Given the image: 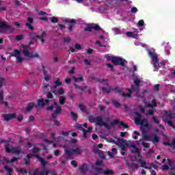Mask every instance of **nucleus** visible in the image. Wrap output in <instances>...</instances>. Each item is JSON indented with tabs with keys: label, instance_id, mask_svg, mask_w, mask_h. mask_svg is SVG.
I'll list each match as a JSON object with an SVG mask.
<instances>
[{
	"label": "nucleus",
	"instance_id": "f257e3e1",
	"mask_svg": "<svg viewBox=\"0 0 175 175\" xmlns=\"http://www.w3.org/2000/svg\"><path fill=\"white\" fill-rule=\"evenodd\" d=\"M142 81L138 78H135L134 79V84L131 85V88L128 89L129 94H126L125 92H122V89H120L118 86L109 87V89L106 87L101 88L103 92L105 94H109L111 91H117L118 94H122V96L123 98H131L132 92H136V94H139L140 92V83Z\"/></svg>",
	"mask_w": 175,
	"mask_h": 175
},
{
	"label": "nucleus",
	"instance_id": "f03ea898",
	"mask_svg": "<svg viewBox=\"0 0 175 175\" xmlns=\"http://www.w3.org/2000/svg\"><path fill=\"white\" fill-rule=\"evenodd\" d=\"M106 59L107 61H111L112 64L113 65L119 66H122L123 68H125L126 66V64H128V62L125 60L124 58H120L118 57H114V56H111L109 55H105Z\"/></svg>",
	"mask_w": 175,
	"mask_h": 175
},
{
	"label": "nucleus",
	"instance_id": "7ed1b4c3",
	"mask_svg": "<svg viewBox=\"0 0 175 175\" xmlns=\"http://www.w3.org/2000/svg\"><path fill=\"white\" fill-rule=\"evenodd\" d=\"M88 121H90L92 124H96L98 126H102L103 125L106 129H110V126L109 124L103 121V118L102 116H90L88 117Z\"/></svg>",
	"mask_w": 175,
	"mask_h": 175
},
{
	"label": "nucleus",
	"instance_id": "20e7f679",
	"mask_svg": "<svg viewBox=\"0 0 175 175\" xmlns=\"http://www.w3.org/2000/svg\"><path fill=\"white\" fill-rule=\"evenodd\" d=\"M135 124L144 126V128H150V124L146 119H142V115L139 112H135Z\"/></svg>",
	"mask_w": 175,
	"mask_h": 175
},
{
	"label": "nucleus",
	"instance_id": "39448f33",
	"mask_svg": "<svg viewBox=\"0 0 175 175\" xmlns=\"http://www.w3.org/2000/svg\"><path fill=\"white\" fill-rule=\"evenodd\" d=\"M149 55H150L152 58V61L153 62L154 71L158 72L161 66L159 65V62L158 60V57H157V54L154 52L149 51Z\"/></svg>",
	"mask_w": 175,
	"mask_h": 175
},
{
	"label": "nucleus",
	"instance_id": "423d86ee",
	"mask_svg": "<svg viewBox=\"0 0 175 175\" xmlns=\"http://www.w3.org/2000/svg\"><path fill=\"white\" fill-rule=\"evenodd\" d=\"M3 31H8L10 33H13L14 28L12 25H7L5 22L0 21V33H3Z\"/></svg>",
	"mask_w": 175,
	"mask_h": 175
},
{
	"label": "nucleus",
	"instance_id": "0eeeda50",
	"mask_svg": "<svg viewBox=\"0 0 175 175\" xmlns=\"http://www.w3.org/2000/svg\"><path fill=\"white\" fill-rule=\"evenodd\" d=\"M64 152L68 155V157H72V155H80L83 150L80 147H77L76 149H65Z\"/></svg>",
	"mask_w": 175,
	"mask_h": 175
},
{
	"label": "nucleus",
	"instance_id": "6e6552de",
	"mask_svg": "<svg viewBox=\"0 0 175 175\" xmlns=\"http://www.w3.org/2000/svg\"><path fill=\"white\" fill-rule=\"evenodd\" d=\"M5 150L8 154H16V155H19V154H21V149H17L16 147L10 149V148H9V145H5Z\"/></svg>",
	"mask_w": 175,
	"mask_h": 175
},
{
	"label": "nucleus",
	"instance_id": "1a4fd4ad",
	"mask_svg": "<svg viewBox=\"0 0 175 175\" xmlns=\"http://www.w3.org/2000/svg\"><path fill=\"white\" fill-rule=\"evenodd\" d=\"M79 170L80 172V174L85 175L87 174V172L90 170V165L83 163L79 167Z\"/></svg>",
	"mask_w": 175,
	"mask_h": 175
},
{
	"label": "nucleus",
	"instance_id": "9d476101",
	"mask_svg": "<svg viewBox=\"0 0 175 175\" xmlns=\"http://www.w3.org/2000/svg\"><path fill=\"white\" fill-rule=\"evenodd\" d=\"M115 125H119V126H123L125 129L129 128L128 124H125V123L122 121L118 120V119L114 120L113 122H111L110 126H114Z\"/></svg>",
	"mask_w": 175,
	"mask_h": 175
},
{
	"label": "nucleus",
	"instance_id": "9b49d317",
	"mask_svg": "<svg viewBox=\"0 0 175 175\" xmlns=\"http://www.w3.org/2000/svg\"><path fill=\"white\" fill-rule=\"evenodd\" d=\"M27 22L25 25L26 27L28 28V29H29V31H34L35 30V27H33V26H32L31 24H33L34 21H33V18H32V16H29L27 18Z\"/></svg>",
	"mask_w": 175,
	"mask_h": 175
},
{
	"label": "nucleus",
	"instance_id": "f8f14e48",
	"mask_svg": "<svg viewBox=\"0 0 175 175\" xmlns=\"http://www.w3.org/2000/svg\"><path fill=\"white\" fill-rule=\"evenodd\" d=\"M23 54L25 57H28V58H40L39 54L38 53H31L28 50H23Z\"/></svg>",
	"mask_w": 175,
	"mask_h": 175
},
{
	"label": "nucleus",
	"instance_id": "ddd939ff",
	"mask_svg": "<svg viewBox=\"0 0 175 175\" xmlns=\"http://www.w3.org/2000/svg\"><path fill=\"white\" fill-rule=\"evenodd\" d=\"M73 85L75 88V90H80V91H82V92H88L90 94H92V92L91 90H88V91H85V90H87V88H88V85H85L83 87H81L79 85H77V83H73Z\"/></svg>",
	"mask_w": 175,
	"mask_h": 175
},
{
	"label": "nucleus",
	"instance_id": "4468645a",
	"mask_svg": "<svg viewBox=\"0 0 175 175\" xmlns=\"http://www.w3.org/2000/svg\"><path fill=\"white\" fill-rule=\"evenodd\" d=\"M126 166H128L129 169L135 170V169H139V164L136 163H129V161L126 159Z\"/></svg>",
	"mask_w": 175,
	"mask_h": 175
},
{
	"label": "nucleus",
	"instance_id": "2eb2a0df",
	"mask_svg": "<svg viewBox=\"0 0 175 175\" xmlns=\"http://www.w3.org/2000/svg\"><path fill=\"white\" fill-rule=\"evenodd\" d=\"M61 111H62V108L60 106H57L53 113L51 114L52 118H57L58 114H61Z\"/></svg>",
	"mask_w": 175,
	"mask_h": 175
},
{
	"label": "nucleus",
	"instance_id": "dca6fc26",
	"mask_svg": "<svg viewBox=\"0 0 175 175\" xmlns=\"http://www.w3.org/2000/svg\"><path fill=\"white\" fill-rule=\"evenodd\" d=\"M39 35L35 32H30L28 35V38L31 40H38Z\"/></svg>",
	"mask_w": 175,
	"mask_h": 175
},
{
	"label": "nucleus",
	"instance_id": "f3484780",
	"mask_svg": "<svg viewBox=\"0 0 175 175\" xmlns=\"http://www.w3.org/2000/svg\"><path fill=\"white\" fill-rule=\"evenodd\" d=\"M3 117L5 121H10L12 118H16V113L3 115Z\"/></svg>",
	"mask_w": 175,
	"mask_h": 175
},
{
	"label": "nucleus",
	"instance_id": "a211bd4d",
	"mask_svg": "<svg viewBox=\"0 0 175 175\" xmlns=\"http://www.w3.org/2000/svg\"><path fill=\"white\" fill-rule=\"evenodd\" d=\"M150 142H152V143L154 144L159 143V137H158V135L156 134H153L152 138L150 139Z\"/></svg>",
	"mask_w": 175,
	"mask_h": 175
},
{
	"label": "nucleus",
	"instance_id": "6ab92c4d",
	"mask_svg": "<svg viewBox=\"0 0 175 175\" xmlns=\"http://www.w3.org/2000/svg\"><path fill=\"white\" fill-rule=\"evenodd\" d=\"M125 142H126V139H118L117 146H120L122 149L123 147L126 146Z\"/></svg>",
	"mask_w": 175,
	"mask_h": 175
},
{
	"label": "nucleus",
	"instance_id": "aec40b11",
	"mask_svg": "<svg viewBox=\"0 0 175 175\" xmlns=\"http://www.w3.org/2000/svg\"><path fill=\"white\" fill-rule=\"evenodd\" d=\"M131 148H134V150H131V154H140V149L137 148V147L134 144H133Z\"/></svg>",
	"mask_w": 175,
	"mask_h": 175
},
{
	"label": "nucleus",
	"instance_id": "412c9836",
	"mask_svg": "<svg viewBox=\"0 0 175 175\" xmlns=\"http://www.w3.org/2000/svg\"><path fill=\"white\" fill-rule=\"evenodd\" d=\"M37 158H38L39 162H40L42 167H46V165H47V161L46 160H44V159L40 157L39 155H38V157H37Z\"/></svg>",
	"mask_w": 175,
	"mask_h": 175
},
{
	"label": "nucleus",
	"instance_id": "4be33fe9",
	"mask_svg": "<svg viewBox=\"0 0 175 175\" xmlns=\"http://www.w3.org/2000/svg\"><path fill=\"white\" fill-rule=\"evenodd\" d=\"M63 23H68V24H76V19H70V18H64L62 20Z\"/></svg>",
	"mask_w": 175,
	"mask_h": 175
},
{
	"label": "nucleus",
	"instance_id": "5701e85b",
	"mask_svg": "<svg viewBox=\"0 0 175 175\" xmlns=\"http://www.w3.org/2000/svg\"><path fill=\"white\" fill-rule=\"evenodd\" d=\"M142 135H143V139L144 140H148L150 142L151 137L147 135V131L146 130H142Z\"/></svg>",
	"mask_w": 175,
	"mask_h": 175
},
{
	"label": "nucleus",
	"instance_id": "b1692460",
	"mask_svg": "<svg viewBox=\"0 0 175 175\" xmlns=\"http://www.w3.org/2000/svg\"><path fill=\"white\" fill-rule=\"evenodd\" d=\"M30 152L34 155H36V154H39V152H40V148L35 146L33 148V149L30 150Z\"/></svg>",
	"mask_w": 175,
	"mask_h": 175
},
{
	"label": "nucleus",
	"instance_id": "393cba45",
	"mask_svg": "<svg viewBox=\"0 0 175 175\" xmlns=\"http://www.w3.org/2000/svg\"><path fill=\"white\" fill-rule=\"evenodd\" d=\"M103 174H104V175H114V171L109 170V169H105L103 172Z\"/></svg>",
	"mask_w": 175,
	"mask_h": 175
},
{
	"label": "nucleus",
	"instance_id": "a878e982",
	"mask_svg": "<svg viewBox=\"0 0 175 175\" xmlns=\"http://www.w3.org/2000/svg\"><path fill=\"white\" fill-rule=\"evenodd\" d=\"M146 107H150V108L157 107V100L155 99H153L152 100V103H148V104L146 103Z\"/></svg>",
	"mask_w": 175,
	"mask_h": 175
},
{
	"label": "nucleus",
	"instance_id": "bb28decb",
	"mask_svg": "<svg viewBox=\"0 0 175 175\" xmlns=\"http://www.w3.org/2000/svg\"><path fill=\"white\" fill-rule=\"evenodd\" d=\"M35 106V103H30L27 107H26V111H31L32 109H33V107Z\"/></svg>",
	"mask_w": 175,
	"mask_h": 175
},
{
	"label": "nucleus",
	"instance_id": "cd10ccee",
	"mask_svg": "<svg viewBox=\"0 0 175 175\" xmlns=\"http://www.w3.org/2000/svg\"><path fill=\"white\" fill-rule=\"evenodd\" d=\"M65 102H66V98L65 96H62L59 98V105H65Z\"/></svg>",
	"mask_w": 175,
	"mask_h": 175
},
{
	"label": "nucleus",
	"instance_id": "c85d7f7f",
	"mask_svg": "<svg viewBox=\"0 0 175 175\" xmlns=\"http://www.w3.org/2000/svg\"><path fill=\"white\" fill-rule=\"evenodd\" d=\"M46 36V31H42V35L39 36L38 39H40L42 43H44V37Z\"/></svg>",
	"mask_w": 175,
	"mask_h": 175
},
{
	"label": "nucleus",
	"instance_id": "c756f323",
	"mask_svg": "<svg viewBox=\"0 0 175 175\" xmlns=\"http://www.w3.org/2000/svg\"><path fill=\"white\" fill-rule=\"evenodd\" d=\"M16 171L22 174H28V171L24 168H17Z\"/></svg>",
	"mask_w": 175,
	"mask_h": 175
},
{
	"label": "nucleus",
	"instance_id": "7c9ffc66",
	"mask_svg": "<svg viewBox=\"0 0 175 175\" xmlns=\"http://www.w3.org/2000/svg\"><path fill=\"white\" fill-rule=\"evenodd\" d=\"M70 114L73 121H77V118H79V115L76 113H74L73 111H71Z\"/></svg>",
	"mask_w": 175,
	"mask_h": 175
},
{
	"label": "nucleus",
	"instance_id": "2f4dec72",
	"mask_svg": "<svg viewBox=\"0 0 175 175\" xmlns=\"http://www.w3.org/2000/svg\"><path fill=\"white\" fill-rule=\"evenodd\" d=\"M14 53L12 55V57H15V58H17V57H20V54H21V51L18 49H14Z\"/></svg>",
	"mask_w": 175,
	"mask_h": 175
},
{
	"label": "nucleus",
	"instance_id": "473e14b6",
	"mask_svg": "<svg viewBox=\"0 0 175 175\" xmlns=\"http://www.w3.org/2000/svg\"><path fill=\"white\" fill-rule=\"evenodd\" d=\"M92 29H94V27L91 25H88L86 27L84 28L85 32H92Z\"/></svg>",
	"mask_w": 175,
	"mask_h": 175
},
{
	"label": "nucleus",
	"instance_id": "72a5a7b5",
	"mask_svg": "<svg viewBox=\"0 0 175 175\" xmlns=\"http://www.w3.org/2000/svg\"><path fill=\"white\" fill-rule=\"evenodd\" d=\"M38 106H46V103H44V99L40 98L38 100Z\"/></svg>",
	"mask_w": 175,
	"mask_h": 175
},
{
	"label": "nucleus",
	"instance_id": "f704fd0d",
	"mask_svg": "<svg viewBox=\"0 0 175 175\" xmlns=\"http://www.w3.org/2000/svg\"><path fill=\"white\" fill-rule=\"evenodd\" d=\"M53 84H55L57 87L62 86V82L59 80V79H57V80L54 81Z\"/></svg>",
	"mask_w": 175,
	"mask_h": 175
},
{
	"label": "nucleus",
	"instance_id": "c9c22d12",
	"mask_svg": "<svg viewBox=\"0 0 175 175\" xmlns=\"http://www.w3.org/2000/svg\"><path fill=\"white\" fill-rule=\"evenodd\" d=\"M79 107L81 111L83 113H87V108L83 104H79Z\"/></svg>",
	"mask_w": 175,
	"mask_h": 175
},
{
	"label": "nucleus",
	"instance_id": "e433bc0d",
	"mask_svg": "<svg viewBox=\"0 0 175 175\" xmlns=\"http://www.w3.org/2000/svg\"><path fill=\"white\" fill-rule=\"evenodd\" d=\"M90 78L92 80H94L95 83H102V79L100 78H96L95 76H92Z\"/></svg>",
	"mask_w": 175,
	"mask_h": 175
},
{
	"label": "nucleus",
	"instance_id": "4c0bfd02",
	"mask_svg": "<svg viewBox=\"0 0 175 175\" xmlns=\"http://www.w3.org/2000/svg\"><path fill=\"white\" fill-rule=\"evenodd\" d=\"M75 81H84V77H83V75H81L80 77H73Z\"/></svg>",
	"mask_w": 175,
	"mask_h": 175
},
{
	"label": "nucleus",
	"instance_id": "58836bf2",
	"mask_svg": "<svg viewBox=\"0 0 175 175\" xmlns=\"http://www.w3.org/2000/svg\"><path fill=\"white\" fill-rule=\"evenodd\" d=\"M114 33H116V35H120L121 33V29L118 27H114L112 29Z\"/></svg>",
	"mask_w": 175,
	"mask_h": 175
},
{
	"label": "nucleus",
	"instance_id": "ea45409f",
	"mask_svg": "<svg viewBox=\"0 0 175 175\" xmlns=\"http://www.w3.org/2000/svg\"><path fill=\"white\" fill-rule=\"evenodd\" d=\"M32 157H34V158H39V155H38V154H32V153L28 154L27 155V159H31V158H32Z\"/></svg>",
	"mask_w": 175,
	"mask_h": 175
},
{
	"label": "nucleus",
	"instance_id": "a19ab883",
	"mask_svg": "<svg viewBox=\"0 0 175 175\" xmlns=\"http://www.w3.org/2000/svg\"><path fill=\"white\" fill-rule=\"evenodd\" d=\"M4 169H5V170H7V172H8V175H12V172H13V169H12V168H10V167H8V166H4Z\"/></svg>",
	"mask_w": 175,
	"mask_h": 175
},
{
	"label": "nucleus",
	"instance_id": "79ce46f5",
	"mask_svg": "<svg viewBox=\"0 0 175 175\" xmlns=\"http://www.w3.org/2000/svg\"><path fill=\"white\" fill-rule=\"evenodd\" d=\"M112 105L115 106L117 109L121 106V104L118 101L113 100L112 101Z\"/></svg>",
	"mask_w": 175,
	"mask_h": 175
},
{
	"label": "nucleus",
	"instance_id": "37998d69",
	"mask_svg": "<svg viewBox=\"0 0 175 175\" xmlns=\"http://www.w3.org/2000/svg\"><path fill=\"white\" fill-rule=\"evenodd\" d=\"M46 98L48 99H53V100H55L54 96H53V93L51 92H49L46 94Z\"/></svg>",
	"mask_w": 175,
	"mask_h": 175
},
{
	"label": "nucleus",
	"instance_id": "c03bdc74",
	"mask_svg": "<svg viewBox=\"0 0 175 175\" xmlns=\"http://www.w3.org/2000/svg\"><path fill=\"white\" fill-rule=\"evenodd\" d=\"M16 161H18V157H13L11 160H7V163H13L14 162H16Z\"/></svg>",
	"mask_w": 175,
	"mask_h": 175
},
{
	"label": "nucleus",
	"instance_id": "a18cd8bd",
	"mask_svg": "<svg viewBox=\"0 0 175 175\" xmlns=\"http://www.w3.org/2000/svg\"><path fill=\"white\" fill-rule=\"evenodd\" d=\"M152 119V121L154 122V124H159L160 122L158 118H157V116H153Z\"/></svg>",
	"mask_w": 175,
	"mask_h": 175
},
{
	"label": "nucleus",
	"instance_id": "49530a36",
	"mask_svg": "<svg viewBox=\"0 0 175 175\" xmlns=\"http://www.w3.org/2000/svg\"><path fill=\"white\" fill-rule=\"evenodd\" d=\"M5 78L3 77H0V88L3 87V85L5 84Z\"/></svg>",
	"mask_w": 175,
	"mask_h": 175
},
{
	"label": "nucleus",
	"instance_id": "de8ad7c7",
	"mask_svg": "<svg viewBox=\"0 0 175 175\" xmlns=\"http://www.w3.org/2000/svg\"><path fill=\"white\" fill-rule=\"evenodd\" d=\"M50 172L48 170H44L39 172V175H49Z\"/></svg>",
	"mask_w": 175,
	"mask_h": 175
},
{
	"label": "nucleus",
	"instance_id": "09e8293b",
	"mask_svg": "<svg viewBox=\"0 0 175 175\" xmlns=\"http://www.w3.org/2000/svg\"><path fill=\"white\" fill-rule=\"evenodd\" d=\"M101 83H103V85H106L107 87H108L109 85V80L107 79H101Z\"/></svg>",
	"mask_w": 175,
	"mask_h": 175
},
{
	"label": "nucleus",
	"instance_id": "8fccbe9b",
	"mask_svg": "<svg viewBox=\"0 0 175 175\" xmlns=\"http://www.w3.org/2000/svg\"><path fill=\"white\" fill-rule=\"evenodd\" d=\"M57 94H59V95H64V94H65V89H64L63 88H61L57 91Z\"/></svg>",
	"mask_w": 175,
	"mask_h": 175
},
{
	"label": "nucleus",
	"instance_id": "3c124183",
	"mask_svg": "<svg viewBox=\"0 0 175 175\" xmlns=\"http://www.w3.org/2000/svg\"><path fill=\"white\" fill-rule=\"evenodd\" d=\"M94 170L96 172V173H98V174H102L103 170L102 168L99 167H96L94 168Z\"/></svg>",
	"mask_w": 175,
	"mask_h": 175
},
{
	"label": "nucleus",
	"instance_id": "603ef678",
	"mask_svg": "<svg viewBox=\"0 0 175 175\" xmlns=\"http://www.w3.org/2000/svg\"><path fill=\"white\" fill-rule=\"evenodd\" d=\"M24 61V58L21 57V56H18L16 57V62H18V64H21V62H23Z\"/></svg>",
	"mask_w": 175,
	"mask_h": 175
},
{
	"label": "nucleus",
	"instance_id": "864d4df0",
	"mask_svg": "<svg viewBox=\"0 0 175 175\" xmlns=\"http://www.w3.org/2000/svg\"><path fill=\"white\" fill-rule=\"evenodd\" d=\"M133 144V143H132V142L131 141H126L125 142V146L126 147H132V145Z\"/></svg>",
	"mask_w": 175,
	"mask_h": 175
},
{
	"label": "nucleus",
	"instance_id": "5fc2aeb1",
	"mask_svg": "<svg viewBox=\"0 0 175 175\" xmlns=\"http://www.w3.org/2000/svg\"><path fill=\"white\" fill-rule=\"evenodd\" d=\"M139 163H141V167H144V169H146V167L147 166L146 165L147 163H146V161H142V160L139 161Z\"/></svg>",
	"mask_w": 175,
	"mask_h": 175
},
{
	"label": "nucleus",
	"instance_id": "6e6d98bb",
	"mask_svg": "<svg viewBox=\"0 0 175 175\" xmlns=\"http://www.w3.org/2000/svg\"><path fill=\"white\" fill-rule=\"evenodd\" d=\"M24 39V36L23 35H18L16 36V40L18 41L23 40Z\"/></svg>",
	"mask_w": 175,
	"mask_h": 175
},
{
	"label": "nucleus",
	"instance_id": "4d7b16f0",
	"mask_svg": "<svg viewBox=\"0 0 175 175\" xmlns=\"http://www.w3.org/2000/svg\"><path fill=\"white\" fill-rule=\"evenodd\" d=\"M0 103H3V92H0Z\"/></svg>",
	"mask_w": 175,
	"mask_h": 175
},
{
	"label": "nucleus",
	"instance_id": "13d9d810",
	"mask_svg": "<svg viewBox=\"0 0 175 175\" xmlns=\"http://www.w3.org/2000/svg\"><path fill=\"white\" fill-rule=\"evenodd\" d=\"M51 23H53V24H55L57 23H58V18L57 17H52L51 18Z\"/></svg>",
	"mask_w": 175,
	"mask_h": 175
},
{
	"label": "nucleus",
	"instance_id": "bf43d9fd",
	"mask_svg": "<svg viewBox=\"0 0 175 175\" xmlns=\"http://www.w3.org/2000/svg\"><path fill=\"white\" fill-rule=\"evenodd\" d=\"M42 70L44 74V76L47 75V70H46V66H44V65H42Z\"/></svg>",
	"mask_w": 175,
	"mask_h": 175
},
{
	"label": "nucleus",
	"instance_id": "052dcab7",
	"mask_svg": "<svg viewBox=\"0 0 175 175\" xmlns=\"http://www.w3.org/2000/svg\"><path fill=\"white\" fill-rule=\"evenodd\" d=\"M60 135H62V136H69V132L68 131H60Z\"/></svg>",
	"mask_w": 175,
	"mask_h": 175
},
{
	"label": "nucleus",
	"instance_id": "680f3d73",
	"mask_svg": "<svg viewBox=\"0 0 175 175\" xmlns=\"http://www.w3.org/2000/svg\"><path fill=\"white\" fill-rule=\"evenodd\" d=\"M138 27H144V21L140 20L138 21Z\"/></svg>",
	"mask_w": 175,
	"mask_h": 175
},
{
	"label": "nucleus",
	"instance_id": "e2e57ef3",
	"mask_svg": "<svg viewBox=\"0 0 175 175\" xmlns=\"http://www.w3.org/2000/svg\"><path fill=\"white\" fill-rule=\"evenodd\" d=\"M93 29L96 31H102V28L99 25L93 26Z\"/></svg>",
	"mask_w": 175,
	"mask_h": 175
},
{
	"label": "nucleus",
	"instance_id": "0e129e2a",
	"mask_svg": "<svg viewBox=\"0 0 175 175\" xmlns=\"http://www.w3.org/2000/svg\"><path fill=\"white\" fill-rule=\"evenodd\" d=\"M71 165H72V166H74V167H76L77 166H78V163H77V162H76V161H75V160H72V161H71Z\"/></svg>",
	"mask_w": 175,
	"mask_h": 175
},
{
	"label": "nucleus",
	"instance_id": "69168bd1",
	"mask_svg": "<svg viewBox=\"0 0 175 175\" xmlns=\"http://www.w3.org/2000/svg\"><path fill=\"white\" fill-rule=\"evenodd\" d=\"M76 50H81V45L79 43L75 44Z\"/></svg>",
	"mask_w": 175,
	"mask_h": 175
},
{
	"label": "nucleus",
	"instance_id": "338daca9",
	"mask_svg": "<svg viewBox=\"0 0 175 175\" xmlns=\"http://www.w3.org/2000/svg\"><path fill=\"white\" fill-rule=\"evenodd\" d=\"M53 125H55V126H59V122L58 121V120H55L53 121Z\"/></svg>",
	"mask_w": 175,
	"mask_h": 175
},
{
	"label": "nucleus",
	"instance_id": "774afa93",
	"mask_svg": "<svg viewBox=\"0 0 175 175\" xmlns=\"http://www.w3.org/2000/svg\"><path fill=\"white\" fill-rule=\"evenodd\" d=\"M131 13H137V8L133 7L131 10Z\"/></svg>",
	"mask_w": 175,
	"mask_h": 175
}]
</instances>
